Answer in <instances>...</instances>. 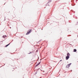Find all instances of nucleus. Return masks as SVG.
Here are the masks:
<instances>
[{"instance_id":"nucleus-6","label":"nucleus","mask_w":78,"mask_h":78,"mask_svg":"<svg viewBox=\"0 0 78 78\" xmlns=\"http://www.w3.org/2000/svg\"><path fill=\"white\" fill-rule=\"evenodd\" d=\"M74 52H76V49H74Z\"/></svg>"},{"instance_id":"nucleus-2","label":"nucleus","mask_w":78,"mask_h":78,"mask_svg":"<svg viewBox=\"0 0 78 78\" xmlns=\"http://www.w3.org/2000/svg\"><path fill=\"white\" fill-rule=\"evenodd\" d=\"M72 64V63H70V64H69L67 65L66 66V67L67 68H69V67H70V66Z\"/></svg>"},{"instance_id":"nucleus-8","label":"nucleus","mask_w":78,"mask_h":78,"mask_svg":"<svg viewBox=\"0 0 78 78\" xmlns=\"http://www.w3.org/2000/svg\"><path fill=\"white\" fill-rule=\"evenodd\" d=\"M40 63H41V62H40L38 64H37L36 65V66H38V65H39V64H40Z\"/></svg>"},{"instance_id":"nucleus-10","label":"nucleus","mask_w":78,"mask_h":78,"mask_svg":"<svg viewBox=\"0 0 78 78\" xmlns=\"http://www.w3.org/2000/svg\"><path fill=\"white\" fill-rule=\"evenodd\" d=\"M30 53H29V54H30Z\"/></svg>"},{"instance_id":"nucleus-5","label":"nucleus","mask_w":78,"mask_h":78,"mask_svg":"<svg viewBox=\"0 0 78 78\" xmlns=\"http://www.w3.org/2000/svg\"><path fill=\"white\" fill-rule=\"evenodd\" d=\"M2 37H3V38H5V37H6V36L3 35Z\"/></svg>"},{"instance_id":"nucleus-7","label":"nucleus","mask_w":78,"mask_h":78,"mask_svg":"<svg viewBox=\"0 0 78 78\" xmlns=\"http://www.w3.org/2000/svg\"><path fill=\"white\" fill-rule=\"evenodd\" d=\"M9 44H10V43H9V44L6 45L5 46L6 47H8V45H9Z\"/></svg>"},{"instance_id":"nucleus-3","label":"nucleus","mask_w":78,"mask_h":78,"mask_svg":"<svg viewBox=\"0 0 78 78\" xmlns=\"http://www.w3.org/2000/svg\"><path fill=\"white\" fill-rule=\"evenodd\" d=\"M69 58H70L69 56H67L66 57V60H68V59H69Z\"/></svg>"},{"instance_id":"nucleus-4","label":"nucleus","mask_w":78,"mask_h":78,"mask_svg":"<svg viewBox=\"0 0 78 78\" xmlns=\"http://www.w3.org/2000/svg\"><path fill=\"white\" fill-rule=\"evenodd\" d=\"M70 56V55L69 54V53L67 54V56Z\"/></svg>"},{"instance_id":"nucleus-11","label":"nucleus","mask_w":78,"mask_h":78,"mask_svg":"<svg viewBox=\"0 0 78 78\" xmlns=\"http://www.w3.org/2000/svg\"><path fill=\"white\" fill-rule=\"evenodd\" d=\"M50 1H49V2H50Z\"/></svg>"},{"instance_id":"nucleus-1","label":"nucleus","mask_w":78,"mask_h":78,"mask_svg":"<svg viewBox=\"0 0 78 78\" xmlns=\"http://www.w3.org/2000/svg\"><path fill=\"white\" fill-rule=\"evenodd\" d=\"M31 30H29L27 32V33L26 34V35H28V34H29V33H31Z\"/></svg>"},{"instance_id":"nucleus-9","label":"nucleus","mask_w":78,"mask_h":78,"mask_svg":"<svg viewBox=\"0 0 78 78\" xmlns=\"http://www.w3.org/2000/svg\"><path fill=\"white\" fill-rule=\"evenodd\" d=\"M62 61V60H60V61Z\"/></svg>"}]
</instances>
